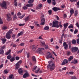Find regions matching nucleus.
Listing matches in <instances>:
<instances>
[{
	"label": "nucleus",
	"instance_id": "50",
	"mask_svg": "<svg viewBox=\"0 0 79 79\" xmlns=\"http://www.w3.org/2000/svg\"><path fill=\"white\" fill-rule=\"evenodd\" d=\"M15 60H19V57L18 56H16Z\"/></svg>",
	"mask_w": 79,
	"mask_h": 79
},
{
	"label": "nucleus",
	"instance_id": "58",
	"mask_svg": "<svg viewBox=\"0 0 79 79\" xmlns=\"http://www.w3.org/2000/svg\"><path fill=\"white\" fill-rule=\"evenodd\" d=\"M40 24L41 26H44V24H45V22H42V23Z\"/></svg>",
	"mask_w": 79,
	"mask_h": 79
},
{
	"label": "nucleus",
	"instance_id": "1",
	"mask_svg": "<svg viewBox=\"0 0 79 79\" xmlns=\"http://www.w3.org/2000/svg\"><path fill=\"white\" fill-rule=\"evenodd\" d=\"M53 25L52 26V27H56L57 28H58L59 27L61 28L63 27V25H61V22H59V25H58V23L59 22L57 20H55V21H53L52 22Z\"/></svg>",
	"mask_w": 79,
	"mask_h": 79
},
{
	"label": "nucleus",
	"instance_id": "57",
	"mask_svg": "<svg viewBox=\"0 0 79 79\" xmlns=\"http://www.w3.org/2000/svg\"><path fill=\"white\" fill-rule=\"evenodd\" d=\"M41 44H42V45H45V42H40Z\"/></svg>",
	"mask_w": 79,
	"mask_h": 79
},
{
	"label": "nucleus",
	"instance_id": "5",
	"mask_svg": "<svg viewBox=\"0 0 79 79\" xmlns=\"http://www.w3.org/2000/svg\"><path fill=\"white\" fill-rule=\"evenodd\" d=\"M78 48L76 47H72L71 48V52L72 53H76L77 52V50H78Z\"/></svg>",
	"mask_w": 79,
	"mask_h": 79
},
{
	"label": "nucleus",
	"instance_id": "17",
	"mask_svg": "<svg viewBox=\"0 0 79 79\" xmlns=\"http://www.w3.org/2000/svg\"><path fill=\"white\" fill-rule=\"evenodd\" d=\"M68 23H67L65 24H64V29H66L67 27H68Z\"/></svg>",
	"mask_w": 79,
	"mask_h": 79
},
{
	"label": "nucleus",
	"instance_id": "25",
	"mask_svg": "<svg viewBox=\"0 0 79 79\" xmlns=\"http://www.w3.org/2000/svg\"><path fill=\"white\" fill-rule=\"evenodd\" d=\"M77 63V60H74V61H72L71 62V63H74V64H76Z\"/></svg>",
	"mask_w": 79,
	"mask_h": 79
},
{
	"label": "nucleus",
	"instance_id": "27",
	"mask_svg": "<svg viewBox=\"0 0 79 79\" xmlns=\"http://www.w3.org/2000/svg\"><path fill=\"white\" fill-rule=\"evenodd\" d=\"M70 14H74V9H71L70 10Z\"/></svg>",
	"mask_w": 79,
	"mask_h": 79
},
{
	"label": "nucleus",
	"instance_id": "11",
	"mask_svg": "<svg viewBox=\"0 0 79 79\" xmlns=\"http://www.w3.org/2000/svg\"><path fill=\"white\" fill-rule=\"evenodd\" d=\"M18 73H19L20 75H23V70L21 68L19 69L18 70Z\"/></svg>",
	"mask_w": 79,
	"mask_h": 79
},
{
	"label": "nucleus",
	"instance_id": "47",
	"mask_svg": "<svg viewBox=\"0 0 79 79\" xmlns=\"http://www.w3.org/2000/svg\"><path fill=\"white\" fill-rule=\"evenodd\" d=\"M37 67L36 66H35L33 68V71L36 70V69H37Z\"/></svg>",
	"mask_w": 79,
	"mask_h": 79
},
{
	"label": "nucleus",
	"instance_id": "10",
	"mask_svg": "<svg viewBox=\"0 0 79 79\" xmlns=\"http://www.w3.org/2000/svg\"><path fill=\"white\" fill-rule=\"evenodd\" d=\"M63 47H64V49L67 50L68 48V45L66 44V42H64L63 43Z\"/></svg>",
	"mask_w": 79,
	"mask_h": 79
},
{
	"label": "nucleus",
	"instance_id": "54",
	"mask_svg": "<svg viewBox=\"0 0 79 79\" xmlns=\"http://www.w3.org/2000/svg\"><path fill=\"white\" fill-rule=\"evenodd\" d=\"M25 24L23 23V24H21V23H20L19 24V26H24V25Z\"/></svg>",
	"mask_w": 79,
	"mask_h": 79
},
{
	"label": "nucleus",
	"instance_id": "20",
	"mask_svg": "<svg viewBox=\"0 0 79 79\" xmlns=\"http://www.w3.org/2000/svg\"><path fill=\"white\" fill-rule=\"evenodd\" d=\"M11 49L8 50V52H7L5 54L6 55H8V54H9V55H10V54L11 53H11Z\"/></svg>",
	"mask_w": 79,
	"mask_h": 79
},
{
	"label": "nucleus",
	"instance_id": "43",
	"mask_svg": "<svg viewBox=\"0 0 79 79\" xmlns=\"http://www.w3.org/2000/svg\"><path fill=\"white\" fill-rule=\"evenodd\" d=\"M52 11L51 10H49L48 11V13H49V15H52Z\"/></svg>",
	"mask_w": 79,
	"mask_h": 79
},
{
	"label": "nucleus",
	"instance_id": "49",
	"mask_svg": "<svg viewBox=\"0 0 79 79\" xmlns=\"http://www.w3.org/2000/svg\"><path fill=\"white\" fill-rule=\"evenodd\" d=\"M69 48L71 49V42H69Z\"/></svg>",
	"mask_w": 79,
	"mask_h": 79
},
{
	"label": "nucleus",
	"instance_id": "37",
	"mask_svg": "<svg viewBox=\"0 0 79 79\" xmlns=\"http://www.w3.org/2000/svg\"><path fill=\"white\" fill-rule=\"evenodd\" d=\"M78 32V30L77 29H76L74 32V34H77V33Z\"/></svg>",
	"mask_w": 79,
	"mask_h": 79
},
{
	"label": "nucleus",
	"instance_id": "51",
	"mask_svg": "<svg viewBox=\"0 0 79 79\" xmlns=\"http://www.w3.org/2000/svg\"><path fill=\"white\" fill-rule=\"evenodd\" d=\"M62 42H63V39L61 38L60 40L59 41V42L60 44H62Z\"/></svg>",
	"mask_w": 79,
	"mask_h": 79
},
{
	"label": "nucleus",
	"instance_id": "53",
	"mask_svg": "<svg viewBox=\"0 0 79 79\" xmlns=\"http://www.w3.org/2000/svg\"><path fill=\"white\" fill-rule=\"evenodd\" d=\"M24 16H25V15H23L20 16V17H19V18H20V19H22V18H23Z\"/></svg>",
	"mask_w": 79,
	"mask_h": 79
},
{
	"label": "nucleus",
	"instance_id": "34",
	"mask_svg": "<svg viewBox=\"0 0 79 79\" xmlns=\"http://www.w3.org/2000/svg\"><path fill=\"white\" fill-rule=\"evenodd\" d=\"M14 76V75L13 74H10L9 77V78L10 79H12V78H13V76Z\"/></svg>",
	"mask_w": 79,
	"mask_h": 79
},
{
	"label": "nucleus",
	"instance_id": "31",
	"mask_svg": "<svg viewBox=\"0 0 79 79\" xmlns=\"http://www.w3.org/2000/svg\"><path fill=\"white\" fill-rule=\"evenodd\" d=\"M3 53H4V51L3 50V49L0 50V54L3 55Z\"/></svg>",
	"mask_w": 79,
	"mask_h": 79
},
{
	"label": "nucleus",
	"instance_id": "22",
	"mask_svg": "<svg viewBox=\"0 0 79 79\" xmlns=\"http://www.w3.org/2000/svg\"><path fill=\"white\" fill-rule=\"evenodd\" d=\"M73 56H70L69 57V58L68 61H70L73 59Z\"/></svg>",
	"mask_w": 79,
	"mask_h": 79
},
{
	"label": "nucleus",
	"instance_id": "8",
	"mask_svg": "<svg viewBox=\"0 0 79 79\" xmlns=\"http://www.w3.org/2000/svg\"><path fill=\"white\" fill-rule=\"evenodd\" d=\"M29 76H30L29 75V73L26 72L23 74V78H26V77H27Z\"/></svg>",
	"mask_w": 79,
	"mask_h": 79
},
{
	"label": "nucleus",
	"instance_id": "63",
	"mask_svg": "<svg viewBox=\"0 0 79 79\" xmlns=\"http://www.w3.org/2000/svg\"><path fill=\"white\" fill-rule=\"evenodd\" d=\"M5 48V46L4 45V46H3L1 47V49H4Z\"/></svg>",
	"mask_w": 79,
	"mask_h": 79
},
{
	"label": "nucleus",
	"instance_id": "32",
	"mask_svg": "<svg viewBox=\"0 0 79 79\" xmlns=\"http://www.w3.org/2000/svg\"><path fill=\"white\" fill-rule=\"evenodd\" d=\"M8 29V27L7 26H4L2 27V29L3 30H5L6 29Z\"/></svg>",
	"mask_w": 79,
	"mask_h": 79
},
{
	"label": "nucleus",
	"instance_id": "33",
	"mask_svg": "<svg viewBox=\"0 0 79 79\" xmlns=\"http://www.w3.org/2000/svg\"><path fill=\"white\" fill-rule=\"evenodd\" d=\"M72 44H76V41L75 40H73L72 41Z\"/></svg>",
	"mask_w": 79,
	"mask_h": 79
},
{
	"label": "nucleus",
	"instance_id": "52",
	"mask_svg": "<svg viewBox=\"0 0 79 79\" xmlns=\"http://www.w3.org/2000/svg\"><path fill=\"white\" fill-rule=\"evenodd\" d=\"M17 63H18L19 65L20 64L22 63V61L21 60H20V61H19Z\"/></svg>",
	"mask_w": 79,
	"mask_h": 79
},
{
	"label": "nucleus",
	"instance_id": "60",
	"mask_svg": "<svg viewBox=\"0 0 79 79\" xmlns=\"http://www.w3.org/2000/svg\"><path fill=\"white\" fill-rule=\"evenodd\" d=\"M66 69H67V68L66 67H64V68H63L62 69V71H63V70H66Z\"/></svg>",
	"mask_w": 79,
	"mask_h": 79
},
{
	"label": "nucleus",
	"instance_id": "56",
	"mask_svg": "<svg viewBox=\"0 0 79 79\" xmlns=\"http://www.w3.org/2000/svg\"><path fill=\"white\" fill-rule=\"evenodd\" d=\"M69 73L70 74H71L72 75V74H74V72H69Z\"/></svg>",
	"mask_w": 79,
	"mask_h": 79
},
{
	"label": "nucleus",
	"instance_id": "64",
	"mask_svg": "<svg viewBox=\"0 0 79 79\" xmlns=\"http://www.w3.org/2000/svg\"><path fill=\"white\" fill-rule=\"evenodd\" d=\"M77 44H79V38L77 39Z\"/></svg>",
	"mask_w": 79,
	"mask_h": 79
},
{
	"label": "nucleus",
	"instance_id": "16",
	"mask_svg": "<svg viewBox=\"0 0 79 79\" xmlns=\"http://www.w3.org/2000/svg\"><path fill=\"white\" fill-rule=\"evenodd\" d=\"M34 4H27L26 5V6H27V7H30L31 8H32V6H33Z\"/></svg>",
	"mask_w": 79,
	"mask_h": 79
},
{
	"label": "nucleus",
	"instance_id": "9",
	"mask_svg": "<svg viewBox=\"0 0 79 79\" xmlns=\"http://www.w3.org/2000/svg\"><path fill=\"white\" fill-rule=\"evenodd\" d=\"M48 55L47 56L46 58L47 59H48V58H52V56L51 55V53L50 52H48Z\"/></svg>",
	"mask_w": 79,
	"mask_h": 79
},
{
	"label": "nucleus",
	"instance_id": "14",
	"mask_svg": "<svg viewBox=\"0 0 79 79\" xmlns=\"http://www.w3.org/2000/svg\"><path fill=\"white\" fill-rule=\"evenodd\" d=\"M32 50L34 52H35L36 50H37V47H36L35 45H33L32 46Z\"/></svg>",
	"mask_w": 79,
	"mask_h": 79
},
{
	"label": "nucleus",
	"instance_id": "12",
	"mask_svg": "<svg viewBox=\"0 0 79 79\" xmlns=\"http://www.w3.org/2000/svg\"><path fill=\"white\" fill-rule=\"evenodd\" d=\"M52 10L54 11L55 12H56L57 11H58V10H60V8H58L56 7H54L52 8Z\"/></svg>",
	"mask_w": 79,
	"mask_h": 79
},
{
	"label": "nucleus",
	"instance_id": "48",
	"mask_svg": "<svg viewBox=\"0 0 79 79\" xmlns=\"http://www.w3.org/2000/svg\"><path fill=\"white\" fill-rule=\"evenodd\" d=\"M23 10H27V7L26 6H24L23 7Z\"/></svg>",
	"mask_w": 79,
	"mask_h": 79
},
{
	"label": "nucleus",
	"instance_id": "55",
	"mask_svg": "<svg viewBox=\"0 0 79 79\" xmlns=\"http://www.w3.org/2000/svg\"><path fill=\"white\" fill-rule=\"evenodd\" d=\"M45 48V49H48V46L47 45H46Z\"/></svg>",
	"mask_w": 79,
	"mask_h": 79
},
{
	"label": "nucleus",
	"instance_id": "28",
	"mask_svg": "<svg viewBox=\"0 0 79 79\" xmlns=\"http://www.w3.org/2000/svg\"><path fill=\"white\" fill-rule=\"evenodd\" d=\"M29 16H28L26 18H25L24 19L25 21H29Z\"/></svg>",
	"mask_w": 79,
	"mask_h": 79
},
{
	"label": "nucleus",
	"instance_id": "2",
	"mask_svg": "<svg viewBox=\"0 0 79 79\" xmlns=\"http://www.w3.org/2000/svg\"><path fill=\"white\" fill-rule=\"evenodd\" d=\"M47 67L50 69V71H53L55 68V64L54 63H52L51 65L48 64Z\"/></svg>",
	"mask_w": 79,
	"mask_h": 79
},
{
	"label": "nucleus",
	"instance_id": "45",
	"mask_svg": "<svg viewBox=\"0 0 79 79\" xmlns=\"http://www.w3.org/2000/svg\"><path fill=\"white\" fill-rule=\"evenodd\" d=\"M41 22L45 23V19L44 18H43L41 20Z\"/></svg>",
	"mask_w": 79,
	"mask_h": 79
},
{
	"label": "nucleus",
	"instance_id": "38",
	"mask_svg": "<svg viewBox=\"0 0 79 79\" xmlns=\"http://www.w3.org/2000/svg\"><path fill=\"white\" fill-rule=\"evenodd\" d=\"M71 55V52L70 51H68L67 53V56H69V55Z\"/></svg>",
	"mask_w": 79,
	"mask_h": 79
},
{
	"label": "nucleus",
	"instance_id": "44",
	"mask_svg": "<svg viewBox=\"0 0 79 79\" xmlns=\"http://www.w3.org/2000/svg\"><path fill=\"white\" fill-rule=\"evenodd\" d=\"M77 10H76L75 11V16H77Z\"/></svg>",
	"mask_w": 79,
	"mask_h": 79
},
{
	"label": "nucleus",
	"instance_id": "39",
	"mask_svg": "<svg viewBox=\"0 0 79 79\" xmlns=\"http://www.w3.org/2000/svg\"><path fill=\"white\" fill-rule=\"evenodd\" d=\"M23 50H24V49L23 48L21 50L18 51V52H17V53H18V54H19V53H21V52H23Z\"/></svg>",
	"mask_w": 79,
	"mask_h": 79
},
{
	"label": "nucleus",
	"instance_id": "4",
	"mask_svg": "<svg viewBox=\"0 0 79 79\" xmlns=\"http://www.w3.org/2000/svg\"><path fill=\"white\" fill-rule=\"evenodd\" d=\"M0 6L2 8H4L5 9H6L7 8V7L6 6V2L4 1L2 3L0 4Z\"/></svg>",
	"mask_w": 79,
	"mask_h": 79
},
{
	"label": "nucleus",
	"instance_id": "42",
	"mask_svg": "<svg viewBox=\"0 0 79 79\" xmlns=\"http://www.w3.org/2000/svg\"><path fill=\"white\" fill-rule=\"evenodd\" d=\"M47 2L49 4H50L52 2V0H47Z\"/></svg>",
	"mask_w": 79,
	"mask_h": 79
},
{
	"label": "nucleus",
	"instance_id": "62",
	"mask_svg": "<svg viewBox=\"0 0 79 79\" xmlns=\"http://www.w3.org/2000/svg\"><path fill=\"white\" fill-rule=\"evenodd\" d=\"M20 45H21V46H24V43H23L20 44Z\"/></svg>",
	"mask_w": 79,
	"mask_h": 79
},
{
	"label": "nucleus",
	"instance_id": "30",
	"mask_svg": "<svg viewBox=\"0 0 79 79\" xmlns=\"http://www.w3.org/2000/svg\"><path fill=\"white\" fill-rule=\"evenodd\" d=\"M68 27L69 29H70V28L73 29V28H74V27L73 26V24H71L69 25V26Z\"/></svg>",
	"mask_w": 79,
	"mask_h": 79
},
{
	"label": "nucleus",
	"instance_id": "19",
	"mask_svg": "<svg viewBox=\"0 0 79 79\" xmlns=\"http://www.w3.org/2000/svg\"><path fill=\"white\" fill-rule=\"evenodd\" d=\"M32 61H33L36 62L37 61V60L36 59V58H35V56H32Z\"/></svg>",
	"mask_w": 79,
	"mask_h": 79
},
{
	"label": "nucleus",
	"instance_id": "59",
	"mask_svg": "<svg viewBox=\"0 0 79 79\" xmlns=\"http://www.w3.org/2000/svg\"><path fill=\"white\" fill-rule=\"evenodd\" d=\"M4 72L6 74H7V73H8V70H4Z\"/></svg>",
	"mask_w": 79,
	"mask_h": 79
},
{
	"label": "nucleus",
	"instance_id": "35",
	"mask_svg": "<svg viewBox=\"0 0 79 79\" xmlns=\"http://www.w3.org/2000/svg\"><path fill=\"white\" fill-rule=\"evenodd\" d=\"M15 3V6H17V5H18V3L16 2V0H15L14 1Z\"/></svg>",
	"mask_w": 79,
	"mask_h": 79
},
{
	"label": "nucleus",
	"instance_id": "41",
	"mask_svg": "<svg viewBox=\"0 0 79 79\" xmlns=\"http://www.w3.org/2000/svg\"><path fill=\"white\" fill-rule=\"evenodd\" d=\"M17 18H18V17H17L16 16V15H15V16H14L13 19V21H15V19H16Z\"/></svg>",
	"mask_w": 79,
	"mask_h": 79
},
{
	"label": "nucleus",
	"instance_id": "7",
	"mask_svg": "<svg viewBox=\"0 0 79 79\" xmlns=\"http://www.w3.org/2000/svg\"><path fill=\"white\" fill-rule=\"evenodd\" d=\"M68 60L67 59H64L61 63V65H65L66 64H68Z\"/></svg>",
	"mask_w": 79,
	"mask_h": 79
},
{
	"label": "nucleus",
	"instance_id": "6",
	"mask_svg": "<svg viewBox=\"0 0 79 79\" xmlns=\"http://www.w3.org/2000/svg\"><path fill=\"white\" fill-rule=\"evenodd\" d=\"M6 15L7 18V20L8 21H11V19H12V18H11V14H10V13L6 14Z\"/></svg>",
	"mask_w": 79,
	"mask_h": 79
},
{
	"label": "nucleus",
	"instance_id": "23",
	"mask_svg": "<svg viewBox=\"0 0 79 79\" xmlns=\"http://www.w3.org/2000/svg\"><path fill=\"white\" fill-rule=\"evenodd\" d=\"M50 29V27H48V26H46L44 28V30H45V31H47V30H48V29Z\"/></svg>",
	"mask_w": 79,
	"mask_h": 79
},
{
	"label": "nucleus",
	"instance_id": "3",
	"mask_svg": "<svg viewBox=\"0 0 79 79\" xmlns=\"http://www.w3.org/2000/svg\"><path fill=\"white\" fill-rule=\"evenodd\" d=\"M13 31V29H11L7 33L6 35V39H10L11 38V35H10V34L12 33Z\"/></svg>",
	"mask_w": 79,
	"mask_h": 79
},
{
	"label": "nucleus",
	"instance_id": "24",
	"mask_svg": "<svg viewBox=\"0 0 79 79\" xmlns=\"http://www.w3.org/2000/svg\"><path fill=\"white\" fill-rule=\"evenodd\" d=\"M16 67V69H19V66H20L19 64L18 63L15 64Z\"/></svg>",
	"mask_w": 79,
	"mask_h": 79
},
{
	"label": "nucleus",
	"instance_id": "26",
	"mask_svg": "<svg viewBox=\"0 0 79 79\" xmlns=\"http://www.w3.org/2000/svg\"><path fill=\"white\" fill-rule=\"evenodd\" d=\"M34 2V0H30L28 1V3L31 4V3H33Z\"/></svg>",
	"mask_w": 79,
	"mask_h": 79
},
{
	"label": "nucleus",
	"instance_id": "36",
	"mask_svg": "<svg viewBox=\"0 0 79 79\" xmlns=\"http://www.w3.org/2000/svg\"><path fill=\"white\" fill-rule=\"evenodd\" d=\"M3 24V20H2V19L1 18H0V24Z\"/></svg>",
	"mask_w": 79,
	"mask_h": 79
},
{
	"label": "nucleus",
	"instance_id": "13",
	"mask_svg": "<svg viewBox=\"0 0 79 79\" xmlns=\"http://www.w3.org/2000/svg\"><path fill=\"white\" fill-rule=\"evenodd\" d=\"M44 50V48H39L38 49H36V51L35 52H39V53H40L41 52V51L42 50Z\"/></svg>",
	"mask_w": 79,
	"mask_h": 79
},
{
	"label": "nucleus",
	"instance_id": "18",
	"mask_svg": "<svg viewBox=\"0 0 79 79\" xmlns=\"http://www.w3.org/2000/svg\"><path fill=\"white\" fill-rule=\"evenodd\" d=\"M24 32L23 31H21L19 33H18L17 35V37H19L20 35H23V34Z\"/></svg>",
	"mask_w": 79,
	"mask_h": 79
},
{
	"label": "nucleus",
	"instance_id": "29",
	"mask_svg": "<svg viewBox=\"0 0 79 79\" xmlns=\"http://www.w3.org/2000/svg\"><path fill=\"white\" fill-rule=\"evenodd\" d=\"M15 60V57H14L10 59V61L11 62H13V61H14Z\"/></svg>",
	"mask_w": 79,
	"mask_h": 79
},
{
	"label": "nucleus",
	"instance_id": "40",
	"mask_svg": "<svg viewBox=\"0 0 79 79\" xmlns=\"http://www.w3.org/2000/svg\"><path fill=\"white\" fill-rule=\"evenodd\" d=\"M52 4L53 5H55L56 4V1H54L52 2Z\"/></svg>",
	"mask_w": 79,
	"mask_h": 79
},
{
	"label": "nucleus",
	"instance_id": "15",
	"mask_svg": "<svg viewBox=\"0 0 79 79\" xmlns=\"http://www.w3.org/2000/svg\"><path fill=\"white\" fill-rule=\"evenodd\" d=\"M1 40H2L3 44H4L6 42V39H3L2 38H1Z\"/></svg>",
	"mask_w": 79,
	"mask_h": 79
},
{
	"label": "nucleus",
	"instance_id": "21",
	"mask_svg": "<svg viewBox=\"0 0 79 79\" xmlns=\"http://www.w3.org/2000/svg\"><path fill=\"white\" fill-rule=\"evenodd\" d=\"M7 58L8 60L10 59L11 58H12V56L11 55V53H10L7 57Z\"/></svg>",
	"mask_w": 79,
	"mask_h": 79
},
{
	"label": "nucleus",
	"instance_id": "46",
	"mask_svg": "<svg viewBox=\"0 0 79 79\" xmlns=\"http://www.w3.org/2000/svg\"><path fill=\"white\" fill-rule=\"evenodd\" d=\"M40 70V68H39L37 70H36L35 71V73H38V72Z\"/></svg>",
	"mask_w": 79,
	"mask_h": 79
},
{
	"label": "nucleus",
	"instance_id": "61",
	"mask_svg": "<svg viewBox=\"0 0 79 79\" xmlns=\"http://www.w3.org/2000/svg\"><path fill=\"white\" fill-rule=\"evenodd\" d=\"M76 25L77 27H79V24H78V23H77Z\"/></svg>",
	"mask_w": 79,
	"mask_h": 79
}]
</instances>
